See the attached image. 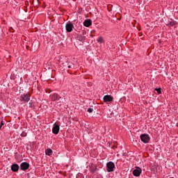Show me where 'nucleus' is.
<instances>
[{
	"instance_id": "1",
	"label": "nucleus",
	"mask_w": 178,
	"mask_h": 178,
	"mask_svg": "<svg viewBox=\"0 0 178 178\" xmlns=\"http://www.w3.org/2000/svg\"><path fill=\"white\" fill-rule=\"evenodd\" d=\"M67 62H69V59L67 58V57L61 58L60 59V63H61V65H63L64 67H67V69H70L72 66L69 65V64H67Z\"/></svg>"
},
{
	"instance_id": "2",
	"label": "nucleus",
	"mask_w": 178,
	"mask_h": 178,
	"mask_svg": "<svg viewBox=\"0 0 178 178\" xmlns=\"http://www.w3.org/2000/svg\"><path fill=\"white\" fill-rule=\"evenodd\" d=\"M19 101L23 102L24 104H27L29 101H30V95L29 94H24L20 96Z\"/></svg>"
},
{
	"instance_id": "3",
	"label": "nucleus",
	"mask_w": 178,
	"mask_h": 178,
	"mask_svg": "<svg viewBox=\"0 0 178 178\" xmlns=\"http://www.w3.org/2000/svg\"><path fill=\"white\" fill-rule=\"evenodd\" d=\"M140 140L143 143H144L145 144H147L149 143V136L145 134H141Z\"/></svg>"
},
{
	"instance_id": "4",
	"label": "nucleus",
	"mask_w": 178,
	"mask_h": 178,
	"mask_svg": "<svg viewBox=\"0 0 178 178\" xmlns=\"http://www.w3.org/2000/svg\"><path fill=\"white\" fill-rule=\"evenodd\" d=\"M107 172H113V169H115V163L112 161H109L106 164Z\"/></svg>"
},
{
	"instance_id": "5",
	"label": "nucleus",
	"mask_w": 178,
	"mask_h": 178,
	"mask_svg": "<svg viewBox=\"0 0 178 178\" xmlns=\"http://www.w3.org/2000/svg\"><path fill=\"white\" fill-rule=\"evenodd\" d=\"M143 172V170H141V168H138L137 169H135L133 170V175L134 176H135L136 177H140V175H141V172Z\"/></svg>"
},
{
	"instance_id": "6",
	"label": "nucleus",
	"mask_w": 178,
	"mask_h": 178,
	"mask_svg": "<svg viewBox=\"0 0 178 178\" xmlns=\"http://www.w3.org/2000/svg\"><path fill=\"white\" fill-rule=\"evenodd\" d=\"M103 101L104 102H113V97L111 96V95H105L103 97Z\"/></svg>"
},
{
	"instance_id": "7",
	"label": "nucleus",
	"mask_w": 178,
	"mask_h": 178,
	"mask_svg": "<svg viewBox=\"0 0 178 178\" xmlns=\"http://www.w3.org/2000/svg\"><path fill=\"white\" fill-rule=\"evenodd\" d=\"M29 168H30V164H29V163L23 162L20 165L21 170H27Z\"/></svg>"
},
{
	"instance_id": "8",
	"label": "nucleus",
	"mask_w": 178,
	"mask_h": 178,
	"mask_svg": "<svg viewBox=\"0 0 178 178\" xmlns=\"http://www.w3.org/2000/svg\"><path fill=\"white\" fill-rule=\"evenodd\" d=\"M73 27H74V26H73V24H67L65 25L66 31H67V33H72V31H73Z\"/></svg>"
},
{
	"instance_id": "9",
	"label": "nucleus",
	"mask_w": 178,
	"mask_h": 178,
	"mask_svg": "<svg viewBox=\"0 0 178 178\" xmlns=\"http://www.w3.org/2000/svg\"><path fill=\"white\" fill-rule=\"evenodd\" d=\"M60 127L59 125L55 124L53 129H52V131L54 134H58L59 133V130H60Z\"/></svg>"
},
{
	"instance_id": "10",
	"label": "nucleus",
	"mask_w": 178,
	"mask_h": 178,
	"mask_svg": "<svg viewBox=\"0 0 178 178\" xmlns=\"http://www.w3.org/2000/svg\"><path fill=\"white\" fill-rule=\"evenodd\" d=\"M59 98H60V97H59V95H58L57 93H54L50 96V99L51 101H56V100L59 99Z\"/></svg>"
},
{
	"instance_id": "11",
	"label": "nucleus",
	"mask_w": 178,
	"mask_h": 178,
	"mask_svg": "<svg viewBox=\"0 0 178 178\" xmlns=\"http://www.w3.org/2000/svg\"><path fill=\"white\" fill-rule=\"evenodd\" d=\"M91 24H92V21H91V19L86 20L83 22V26H85V27H90Z\"/></svg>"
},
{
	"instance_id": "12",
	"label": "nucleus",
	"mask_w": 178,
	"mask_h": 178,
	"mask_svg": "<svg viewBox=\"0 0 178 178\" xmlns=\"http://www.w3.org/2000/svg\"><path fill=\"white\" fill-rule=\"evenodd\" d=\"M11 170L13 172H17L19 170V165H17V164H13L11 165Z\"/></svg>"
},
{
	"instance_id": "13",
	"label": "nucleus",
	"mask_w": 178,
	"mask_h": 178,
	"mask_svg": "<svg viewBox=\"0 0 178 178\" xmlns=\"http://www.w3.org/2000/svg\"><path fill=\"white\" fill-rule=\"evenodd\" d=\"M167 26H168L169 27H173V26H176V22H175L174 20L171 19L168 22V24H167Z\"/></svg>"
},
{
	"instance_id": "14",
	"label": "nucleus",
	"mask_w": 178,
	"mask_h": 178,
	"mask_svg": "<svg viewBox=\"0 0 178 178\" xmlns=\"http://www.w3.org/2000/svg\"><path fill=\"white\" fill-rule=\"evenodd\" d=\"M77 40L79 41H86V36H84V35H79L77 36Z\"/></svg>"
},
{
	"instance_id": "15",
	"label": "nucleus",
	"mask_w": 178,
	"mask_h": 178,
	"mask_svg": "<svg viewBox=\"0 0 178 178\" xmlns=\"http://www.w3.org/2000/svg\"><path fill=\"white\" fill-rule=\"evenodd\" d=\"M46 155H49V156H51L52 155V149H46Z\"/></svg>"
},
{
	"instance_id": "16",
	"label": "nucleus",
	"mask_w": 178,
	"mask_h": 178,
	"mask_svg": "<svg viewBox=\"0 0 178 178\" xmlns=\"http://www.w3.org/2000/svg\"><path fill=\"white\" fill-rule=\"evenodd\" d=\"M97 42L99 44H104V38L102 37H99L97 40Z\"/></svg>"
},
{
	"instance_id": "17",
	"label": "nucleus",
	"mask_w": 178,
	"mask_h": 178,
	"mask_svg": "<svg viewBox=\"0 0 178 178\" xmlns=\"http://www.w3.org/2000/svg\"><path fill=\"white\" fill-rule=\"evenodd\" d=\"M90 171L91 172V173H95V172H97V167L91 168Z\"/></svg>"
},
{
	"instance_id": "18",
	"label": "nucleus",
	"mask_w": 178,
	"mask_h": 178,
	"mask_svg": "<svg viewBox=\"0 0 178 178\" xmlns=\"http://www.w3.org/2000/svg\"><path fill=\"white\" fill-rule=\"evenodd\" d=\"M155 90L157 92V94H162V90L161 88H156Z\"/></svg>"
},
{
	"instance_id": "19",
	"label": "nucleus",
	"mask_w": 178,
	"mask_h": 178,
	"mask_svg": "<svg viewBox=\"0 0 178 178\" xmlns=\"http://www.w3.org/2000/svg\"><path fill=\"white\" fill-rule=\"evenodd\" d=\"M93 111H94V109H92V108H88V112L89 113H92Z\"/></svg>"
},
{
	"instance_id": "20",
	"label": "nucleus",
	"mask_w": 178,
	"mask_h": 178,
	"mask_svg": "<svg viewBox=\"0 0 178 178\" xmlns=\"http://www.w3.org/2000/svg\"><path fill=\"white\" fill-rule=\"evenodd\" d=\"M26 136H27V133L23 131L22 134H21V136L22 137H26Z\"/></svg>"
},
{
	"instance_id": "21",
	"label": "nucleus",
	"mask_w": 178,
	"mask_h": 178,
	"mask_svg": "<svg viewBox=\"0 0 178 178\" xmlns=\"http://www.w3.org/2000/svg\"><path fill=\"white\" fill-rule=\"evenodd\" d=\"M3 124H3V122L1 121V122H0V130L2 129V126H3Z\"/></svg>"
},
{
	"instance_id": "22",
	"label": "nucleus",
	"mask_w": 178,
	"mask_h": 178,
	"mask_svg": "<svg viewBox=\"0 0 178 178\" xmlns=\"http://www.w3.org/2000/svg\"><path fill=\"white\" fill-rule=\"evenodd\" d=\"M32 102H33V101L31 100V101H30V103H29V104H31V105H30V108H33V103H32Z\"/></svg>"
}]
</instances>
